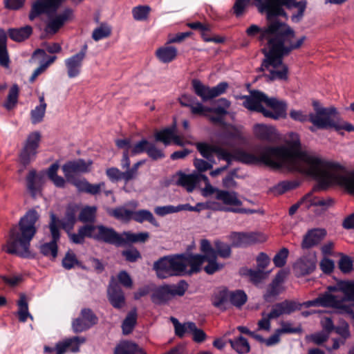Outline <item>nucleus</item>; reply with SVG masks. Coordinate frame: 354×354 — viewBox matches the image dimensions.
Masks as SVG:
<instances>
[{"mask_svg": "<svg viewBox=\"0 0 354 354\" xmlns=\"http://www.w3.org/2000/svg\"><path fill=\"white\" fill-rule=\"evenodd\" d=\"M340 291L344 294L345 301H354V281H343Z\"/></svg>", "mask_w": 354, "mask_h": 354, "instance_id": "obj_61", "label": "nucleus"}, {"mask_svg": "<svg viewBox=\"0 0 354 354\" xmlns=\"http://www.w3.org/2000/svg\"><path fill=\"white\" fill-rule=\"evenodd\" d=\"M313 106L315 113L309 114V121L313 125L319 129H328V126L334 125L330 117L337 113V109L335 107H322L318 101H313Z\"/></svg>", "mask_w": 354, "mask_h": 354, "instance_id": "obj_12", "label": "nucleus"}, {"mask_svg": "<svg viewBox=\"0 0 354 354\" xmlns=\"http://www.w3.org/2000/svg\"><path fill=\"white\" fill-rule=\"evenodd\" d=\"M114 218L123 221H129L133 218V211L122 207H116L109 212Z\"/></svg>", "mask_w": 354, "mask_h": 354, "instance_id": "obj_53", "label": "nucleus"}, {"mask_svg": "<svg viewBox=\"0 0 354 354\" xmlns=\"http://www.w3.org/2000/svg\"><path fill=\"white\" fill-rule=\"evenodd\" d=\"M132 220L139 223H142L145 221H147L156 227H158L160 226L159 223L153 216V214L148 209H140L138 211H133Z\"/></svg>", "mask_w": 354, "mask_h": 354, "instance_id": "obj_37", "label": "nucleus"}, {"mask_svg": "<svg viewBox=\"0 0 354 354\" xmlns=\"http://www.w3.org/2000/svg\"><path fill=\"white\" fill-rule=\"evenodd\" d=\"M150 8L148 6H139L132 10L133 19L136 21H144L148 18Z\"/></svg>", "mask_w": 354, "mask_h": 354, "instance_id": "obj_58", "label": "nucleus"}, {"mask_svg": "<svg viewBox=\"0 0 354 354\" xmlns=\"http://www.w3.org/2000/svg\"><path fill=\"white\" fill-rule=\"evenodd\" d=\"M106 174L112 182H118L123 180L125 183H127L130 181L127 170L125 171H121L117 167H110L106 170Z\"/></svg>", "mask_w": 354, "mask_h": 354, "instance_id": "obj_49", "label": "nucleus"}, {"mask_svg": "<svg viewBox=\"0 0 354 354\" xmlns=\"http://www.w3.org/2000/svg\"><path fill=\"white\" fill-rule=\"evenodd\" d=\"M292 303L281 301L274 304L271 311L266 314L265 312L261 313L262 318L258 322V328L259 330H270V319H277L283 315H290L295 310Z\"/></svg>", "mask_w": 354, "mask_h": 354, "instance_id": "obj_13", "label": "nucleus"}, {"mask_svg": "<svg viewBox=\"0 0 354 354\" xmlns=\"http://www.w3.org/2000/svg\"><path fill=\"white\" fill-rule=\"evenodd\" d=\"M289 254V250L286 248H282L274 257L273 263L277 268H281L286 263Z\"/></svg>", "mask_w": 354, "mask_h": 354, "instance_id": "obj_62", "label": "nucleus"}, {"mask_svg": "<svg viewBox=\"0 0 354 354\" xmlns=\"http://www.w3.org/2000/svg\"><path fill=\"white\" fill-rule=\"evenodd\" d=\"M42 183L43 176L37 174L35 169L30 170L26 176V187L33 198L40 193Z\"/></svg>", "mask_w": 354, "mask_h": 354, "instance_id": "obj_30", "label": "nucleus"}, {"mask_svg": "<svg viewBox=\"0 0 354 354\" xmlns=\"http://www.w3.org/2000/svg\"><path fill=\"white\" fill-rule=\"evenodd\" d=\"M195 145L198 152L204 158L209 162H215L214 154L217 146L207 142H197Z\"/></svg>", "mask_w": 354, "mask_h": 354, "instance_id": "obj_38", "label": "nucleus"}, {"mask_svg": "<svg viewBox=\"0 0 354 354\" xmlns=\"http://www.w3.org/2000/svg\"><path fill=\"white\" fill-rule=\"evenodd\" d=\"M111 34V29L106 25L102 24L100 27L95 28L92 34V38L95 41H99L104 38L109 37Z\"/></svg>", "mask_w": 354, "mask_h": 354, "instance_id": "obj_60", "label": "nucleus"}, {"mask_svg": "<svg viewBox=\"0 0 354 354\" xmlns=\"http://www.w3.org/2000/svg\"><path fill=\"white\" fill-rule=\"evenodd\" d=\"M266 94L259 90L250 91L249 95H240L238 99L243 100V106L251 111L261 113L263 115L264 107L262 103L265 102Z\"/></svg>", "mask_w": 354, "mask_h": 354, "instance_id": "obj_19", "label": "nucleus"}, {"mask_svg": "<svg viewBox=\"0 0 354 354\" xmlns=\"http://www.w3.org/2000/svg\"><path fill=\"white\" fill-rule=\"evenodd\" d=\"M78 210L77 205L71 204L67 206L65 216L63 221H59L58 225L61 223L64 229H72L76 222V214Z\"/></svg>", "mask_w": 354, "mask_h": 354, "instance_id": "obj_36", "label": "nucleus"}, {"mask_svg": "<svg viewBox=\"0 0 354 354\" xmlns=\"http://www.w3.org/2000/svg\"><path fill=\"white\" fill-rule=\"evenodd\" d=\"M292 140L290 142V145L292 148H288L289 151H290V156L287 160H284V162H283V164L281 165V167L279 169L286 167L291 171H297L300 173L310 176L315 178L317 180H318V185L315 186L313 189V190L304 196L308 197L305 200V202L304 204L306 205V208L309 209L312 206H315V204H313L315 201H317V197L313 196V192L319 191V190H325L330 185L332 184H338L339 183L337 181H333L330 183L328 185H325L324 187L321 186L322 184V180L319 178V177L308 172V168L310 167V164H308V161H306L305 158L303 157V155L310 157L312 158H318L317 157H315L306 151H301L298 150V148L300 147V141L298 138V136L295 133L292 134Z\"/></svg>", "mask_w": 354, "mask_h": 354, "instance_id": "obj_6", "label": "nucleus"}, {"mask_svg": "<svg viewBox=\"0 0 354 354\" xmlns=\"http://www.w3.org/2000/svg\"><path fill=\"white\" fill-rule=\"evenodd\" d=\"M266 241V236L261 232H235L233 234V245L236 247H245Z\"/></svg>", "mask_w": 354, "mask_h": 354, "instance_id": "obj_23", "label": "nucleus"}, {"mask_svg": "<svg viewBox=\"0 0 354 354\" xmlns=\"http://www.w3.org/2000/svg\"><path fill=\"white\" fill-rule=\"evenodd\" d=\"M248 297L245 292L241 290L230 292L229 301L236 308H241L247 301Z\"/></svg>", "mask_w": 354, "mask_h": 354, "instance_id": "obj_51", "label": "nucleus"}, {"mask_svg": "<svg viewBox=\"0 0 354 354\" xmlns=\"http://www.w3.org/2000/svg\"><path fill=\"white\" fill-rule=\"evenodd\" d=\"M59 222V220L54 214H52L48 225L51 240L49 242L41 244L39 247L41 254L52 261L57 258L58 254L57 242L59 241L60 239V232L58 227Z\"/></svg>", "mask_w": 354, "mask_h": 354, "instance_id": "obj_9", "label": "nucleus"}, {"mask_svg": "<svg viewBox=\"0 0 354 354\" xmlns=\"http://www.w3.org/2000/svg\"><path fill=\"white\" fill-rule=\"evenodd\" d=\"M58 8L53 0H36L31 6L28 18L30 21H33L42 14L56 11Z\"/></svg>", "mask_w": 354, "mask_h": 354, "instance_id": "obj_26", "label": "nucleus"}, {"mask_svg": "<svg viewBox=\"0 0 354 354\" xmlns=\"http://www.w3.org/2000/svg\"><path fill=\"white\" fill-rule=\"evenodd\" d=\"M93 161L79 158L66 162L62 167V171L67 181L76 178V175L88 173L91 171Z\"/></svg>", "mask_w": 354, "mask_h": 354, "instance_id": "obj_17", "label": "nucleus"}, {"mask_svg": "<svg viewBox=\"0 0 354 354\" xmlns=\"http://www.w3.org/2000/svg\"><path fill=\"white\" fill-rule=\"evenodd\" d=\"M96 213L95 206H86L81 209L78 219L84 223H93L96 218Z\"/></svg>", "mask_w": 354, "mask_h": 354, "instance_id": "obj_45", "label": "nucleus"}, {"mask_svg": "<svg viewBox=\"0 0 354 354\" xmlns=\"http://www.w3.org/2000/svg\"><path fill=\"white\" fill-rule=\"evenodd\" d=\"M188 328L189 329V333L192 334V339L195 342L201 343L206 339V333L203 330L198 328L195 323H189Z\"/></svg>", "mask_w": 354, "mask_h": 354, "instance_id": "obj_59", "label": "nucleus"}, {"mask_svg": "<svg viewBox=\"0 0 354 354\" xmlns=\"http://www.w3.org/2000/svg\"><path fill=\"white\" fill-rule=\"evenodd\" d=\"M46 109L44 105H38L30 112V118L32 124L41 122L45 115Z\"/></svg>", "mask_w": 354, "mask_h": 354, "instance_id": "obj_64", "label": "nucleus"}, {"mask_svg": "<svg viewBox=\"0 0 354 354\" xmlns=\"http://www.w3.org/2000/svg\"><path fill=\"white\" fill-rule=\"evenodd\" d=\"M216 259V254L207 258L205 261L207 262V265L204 267V270L207 274H213L223 268V265L218 263Z\"/></svg>", "mask_w": 354, "mask_h": 354, "instance_id": "obj_55", "label": "nucleus"}, {"mask_svg": "<svg viewBox=\"0 0 354 354\" xmlns=\"http://www.w3.org/2000/svg\"><path fill=\"white\" fill-rule=\"evenodd\" d=\"M183 263L185 264V274L191 275L202 270V266L207 259L206 256L199 254H183Z\"/></svg>", "mask_w": 354, "mask_h": 354, "instance_id": "obj_25", "label": "nucleus"}, {"mask_svg": "<svg viewBox=\"0 0 354 354\" xmlns=\"http://www.w3.org/2000/svg\"><path fill=\"white\" fill-rule=\"evenodd\" d=\"M107 297L109 303L115 309L120 310L126 305L124 293L113 277H111L107 288Z\"/></svg>", "mask_w": 354, "mask_h": 354, "instance_id": "obj_22", "label": "nucleus"}, {"mask_svg": "<svg viewBox=\"0 0 354 354\" xmlns=\"http://www.w3.org/2000/svg\"><path fill=\"white\" fill-rule=\"evenodd\" d=\"M136 320L137 312L136 309H133L127 314L122 322V328L123 334L129 335L133 331L136 324Z\"/></svg>", "mask_w": 354, "mask_h": 354, "instance_id": "obj_47", "label": "nucleus"}, {"mask_svg": "<svg viewBox=\"0 0 354 354\" xmlns=\"http://www.w3.org/2000/svg\"><path fill=\"white\" fill-rule=\"evenodd\" d=\"M175 127H172L156 132L154 134L155 140L162 142L165 146L169 145L172 140L173 134L175 133Z\"/></svg>", "mask_w": 354, "mask_h": 354, "instance_id": "obj_46", "label": "nucleus"}, {"mask_svg": "<svg viewBox=\"0 0 354 354\" xmlns=\"http://www.w3.org/2000/svg\"><path fill=\"white\" fill-rule=\"evenodd\" d=\"M32 33V28L29 26L17 28H9L8 35L9 37L17 42H21L29 38Z\"/></svg>", "mask_w": 354, "mask_h": 354, "instance_id": "obj_35", "label": "nucleus"}, {"mask_svg": "<svg viewBox=\"0 0 354 354\" xmlns=\"http://www.w3.org/2000/svg\"><path fill=\"white\" fill-rule=\"evenodd\" d=\"M124 240V245L128 243H145L149 238V233L147 232L133 233L124 232L122 234Z\"/></svg>", "mask_w": 354, "mask_h": 354, "instance_id": "obj_44", "label": "nucleus"}, {"mask_svg": "<svg viewBox=\"0 0 354 354\" xmlns=\"http://www.w3.org/2000/svg\"><path fill=\"white\" fill-rule=\"evenodd\" d=\"M326 231L324 229L315 228L310 230L304 235L301 242L303 249H309L318 245L326 236Z\"/></svg>", "mask_w": 354, "mask_h": 354, "instance_id": "obj_29", "label": "nucleus"}, {"mask_svg": "<svg viewBox=\"0 0 354 354\" xmlns=\"http://www.w3.org/2000/svg\"><path fill=\"white\" fill-rule=\"evenodd\" d=\"M74 19L73 10L70 8H65L61 13L57 14L47 22L44 31L46 34L55 35L64 25Z\"/></svg>", "mask_w": 354, "mask_h": 354, "instance_id": "obj_20", "label": "nucleus"}, {"mask_svg": "<svg viewBox=\"0 0 354 354\" xmlns=\"http://www.w3.org/2000/svg\"><path fill=\"white\" fill-rule=\"evenodd\" d=\"M84 59L79 55H73L65 60L67 74L70 78H73L80 74Z\"/></svg>", "mask_w": 354, "mask_h": 354, "instance_id": "obj_32", "label": "nucleus"}, {"mask_svg": "<svg viewBox=\"0 0 354 354\" xmlns=\"http://www.w3.org/2000/svg\"><path fill=\"white\" fill-rule=\"evenodd\" d=\"M85 237L91 239L90 224L80 227L78 229L77 233L69 234L70 241L75 244H83Z\"/></svg>", "mask_w": 354, "mask_h": 354, "instance_id": "obj_40", "label": "nucleus"}, {"mask_svg": "<svg viewBox=\"0 0 354 354\" xmlns=\"http://www.w3.org/2000/svg\"><path fill=\"white\" fill-rule=\"evenodd\" d=\"M9 63L10 59L7 50V35L4 30L0 29V65L8 68Z\"/></svg>", "mask_w": 354, "mask_h": 354, "instance_id": "obj_39", "label": "nucleus"}, {"mask_svg": "<svg viewBox=\"0 0 354 354\" xmlns=\"http://www.w3.org/2000/svg\"><path fill=\"white\" fill-rule=\"evenodd\" d=\"M177 54V48L172 46H164L156 51L157 58L162 63L171 62L176 58Z\"/></svg>", "mask_w": 354, "mask_h": 354, "instance_id": "obj_34", "label": "nucleus"}, {"mask_svg": "<svg viewBox=\"0 0 354 354\" xmlns=\"http://www.w3.org/2000/svg\"><path fill=\"white\" fill-rule=\"evenodd\" d=\"M98 317L93 311L88 308H82L80 316L72 322V328L75 333L86 331L97 324Z\"/></svg>", "mask_w": 354, "mask_h": 354, "instance_id": "obj_18", "label": "nucleus"}, {"mask_svg": "<svg viewBox=\"0 0 354 354\" xmlns=\"http://www.w3.org/2000/svg\"><path fill=\"white\" fill-rule=\"evenodd\" d=\"M19 307L18 316L21 322H25L28 317L32 318L31 315L28 313V305L26 300V296L24 294L20 295V298L17 301Z\"/></svg>", "mask_w": 354, "mask_h": 354, "instance_id": "obj_50", "label": "nucleus"}, {"mask_svg": "<svg viewBox=\"0 0 354 354\" xmlns=\"http://www.w3.org/2000/svg\"><path fill=\"white\" fill-rule=\"evenodd\" d=\"M255 5L260 12H266L267 24L263 27L256 24L250 26L246 29L248 36L253 37L259 35L257 39L261 42H266L268 50L274 45H279L290 39H295V31L286 23L274 17V13H279L280 10H273L269 0H254Z\"/></svg>", "mask_w": 354, "mask_h": 354, "instance_id": "obj_1", "label": "nucleus"}, {"mask_svg": "<svg viewBox=\"0 0 354 354\" xmlns=\"http://www.w3.org/2000/svg\"><path fill=\"white\" fill-rule=\"evenodd\" d=\"M282 290L283 289L281 286H279L271 282L263 294V299L266 302H272L276 299L277 296L280 295Z\"/></svg>", "mask_w": 354, "mask_h": 354, "instance_id": "obj_52", "label": "nucleus"}, {"mask_svg": "<svg viewBox=\"0 0 354 354\" xmlns=\"http://www.w3.org/2000/svg\"><path fill=\"white\" fill-rule=\"evenodd\" d=\"M85 342L86 338L84 337L75 336L66 338L58 342L55 345V349L58 350V354H64L68 351L77 353L80 351V346Z\"/></svg>", "mask_w": 354, "mask_h": 354, "instance_id": "obj_28", "label": "nucleus"}, {"mask_svg": "<svg viewBox=\"0 0 354 354\" xmlns=\"http://www.w3.org/2000/svg\"><path fill=\"white\" fill-rule=\"evenodd\" d=\"M204 195L215 194V198L221 201L225 205L241 206L242 201L239 198V194L236 192L220 189L213 187L210 183H207L203 189Z\"/></svg>", "mask_w": 354, "mask_h": 354, "instance_id": "obj_16", "label": "nucleus"}, {"mask_svg": "<svg viewBox=\"0 0 354 354\" xmlns=\"http://www.w3.org/2000/svg\"><path fill=\"white\" fill-rule=\"evenodd\" d=\"M19 95V88L17 84H15L9 90L7 98L3 104V107L8 111L14 109L18 102Z\"/></svg>", "mask_w": 354, "mask_h": 354, "instance_id": "obj_43", "label": "nucleus"}, {"mask_svg": "<svg viewBox=\"0 0 354 354\" xmlns=\"http://www.w3.org/2000/svg\"><path fill=\"white\" fill-rule=\"evenodd\" d=\"M269 2H270L272 9L274 10L279 9L281 11H279V13H274L276 18H278L279 16H286L282 8L283 6H286L287 8H297V12L291 17L292 21L294 22H298L302 19L306 8V1L296 2V0H269Z\"/></svg>", "mask_w": 354, "mask_h": 354, "instance_id": "obj_15", "label": "nucleus"}, {"mask_svg": "<svg viewBox=\"0 0 354 354\" xmlns=\"http://www.w3.org/2000/svg\"><path fill=\"white\" fill-rule=\"evenodd\" d=\"M254 133L261 140L272 142L277 138L274 127L262 124H257L254 126Z\"/></svg>", "mask_w": 354, "mask_h": 354, "instance_id": "obj_31", "label": "nucleus"}, {"mask_svg": "<svg viewBox=\"0 0 354 354\" xmlns=\"http://www.w3.org/2000/svg\"><path fill=\"white\" fill-rule=\"evenodd\" d=\"M265 104L272 111L264 108L263 116L273 120H279L286 117L287 104L276 97H268L266 95Z\"/></svg>", "mask_w": 354, "mask_h": 354, "instance_id": "obj_21", "label": "nucleus"}, {"mask_svg": "<svg viewBox=\"0 0 354 354\" xmlns=\"http://www.w3.org/2000/svg\"><path fill=\"white\" fill-rule=\"evenodd\" d=\"M197 176L196 174H179V178L177 184L185 187L187 192H192L197 184Z\"/></svg>", "mask_w": 354, "mask_h": 354, "instance_id": "obj_41", "label": "nucleus"}, {"mask_svg": "<svg viewBox=\"0 0 354 354\" xmlns=\"http://www.w3.org/2000/svg\"><path fill=\"white\" fill-rule=\"evenodd\" d=\"M214 250L216 252V257L219 256L223 259H227L230 257L231 247L229 244L219 240H216L214 241Z\"/></svg>", "mask_w": 354, "mask_h": 354, "instance_id": "obj_54", "label": "nucleus"}, {"mask_svg": "<svg viewBox=\"0 0 354 354\" xmlns=\"http://www.w3.org/2000/svg\"><path fill=\"white\" fill-rule=\"evenodd\" d=\"M229 297L230 291L227 289L218 290L212 297V304L223 311L226 310L229 302Z\"/></svg>", "mask_w": 354, "mask_h": 354, "instance_id": "obj_33", "label": "nucleus"}, {"mask_svg": "<svg viewBox=\"0 0 354 354\" xmlns=\"http://www.w3.org/2000/svg\"><path fill=\"white\" fill-rule=\"evenodd\" d=\"M153 268L160 279L185 274L183 254L161 257L154 262Z\"/></svg>", "mask_w": 354, "mask_h": 354, "instance_id": "obj_7", "label": "nucleus"}, {"mask_svg": "<svg viewBox=\"0 0 354 354\" xmlns=\"http://www.w3.org/2000/svg\"><path fill=\"white\" fill-rule=\"evenodd\" d=\"M39 218V214L35 209L26 212L18 225L10 229L7 243L3 249L8 254L29 257L30 241L37 232Z\"/></svg>", "mask_w": 354, "mask_h": 354, "instance_id": "obj_2", "label": "nucleus"}, {"mask_svg": "<svg viewBox=\"0 0 354 354\" xmlns=\"http://www.w3.org/2000/svg\"><path fill=\"white\" fill-rule=\"evenodd\" d=\"M150 142L146 139H142L133 145L131 146V149L129 151L131 156H133L138 154L147 151Z\"/></svg>", "mask_w": 354, "mask_h": 354, "instance_id": "obj_63", "label": "nucleus"}, {"mask_svg": "<svg viewBox=\"0 0 354 354\" xmlns=\"http://www.w3.org/2000/svg\"><path fill=\"white\" fill-rule=\"evenodd\" d=\"M62 264L66 270H71L75 266L82 269H86V268L82 265L81 262L77 260L76 254L71 250H68L66 252L65 257L62 259Z\"/></svg>", "mask_w": 354, "mask_h": 354, "instance_id": "obj_48", "label": "nucleus"}, {"mask_svg": "<svg viewBox=\"0 0 354 354\" xmlns=\"http://www.w3.org/2000/svg\"><path fill=\"white\" fill-rule=\"evenodd\" d=\"M91 239L115 246L124 245L122 234H118L113 228L103 225L90 224Z\"/></svg>", "mask_w": 354, "mask_h": 354, "instance_id": "obj_11", "label": "nucleus"}, {"mask_svg": "<svg viewBox=\"0 0 354 354\" xmlns=\"http://www.w3.org/2000/svg\"><path fill=\"white\" fill-rule=\"evenodd\" d=\"M306 39V36H302L296 40L290 39L279 45H274L270 50H263L265 58L259 71H268V73L263 74L267 82L286 81L288 79V67L283 63V58L292 50L301 48Z\"/></svg>", "mask_w": 354, "mask_h": 354, "instance_id": "obj_3", "label": "nucleus"}, {"mask_svg": "<svg viewBox=\"0 0 354 354\" xmlns=\"http://www.w3.org/2000/svg\"><path fill=\"white\" fill-rule=\"evenodd\" d=\"M319 306L322 307L343 310L347 313L351 310L350 307L344 304L345 299L343 297L333 295L330 292H325L319 296Z\"/></svg>", "mask_w": 354, "mask_h": 354, "instance_id": "obj_24", "label": "nucleus"}, {"mask_svg": "<svg viewBox=\"0 0 354 354\" xmlns=\"http://www.w3.org/2000/svg\"><path fill=\"white\" fill-rule=\"evenodd\" d=\"M188 288V283L180 280L176 285H164L156 288L151 295V301L156 305H162L175 296H183Z\"/></svg>", "mask_w": 354, "mask_h": 354, "instance_id": "obj_8", "label": "nucleus"}, {"mask_svg": "<svg viewBox=\"0 0 354 354\" xmlns=\"http://www.w3.org/2000/svg\"><path fill=\"white\" fill-rule=\"evenodd\" d=\"M316 268V258L313 256H304L299 259L293 266L296 276H305L312 273Z\"/></svg>", "mask_w": 354, "mask_h": 354, "instance_id": "obj_27", "label": "nucleus"}, {"mask_svg": "<svg viewBox=\"0 0 354 354\" xmlns=\"http://www.w3.org/2000/svg\"><path fill=\"white\" fill-rule=\"evenodd\" d=\"M218 102L220 105L214 108H207V112H212L223 117L227 113V109L230 106V102L225 98H221Z\"/></svg>", "mask_w": 354, "mask_h": 354, "instance_id": "obj_57", "label": "nucleus"}, {"mask_svg": "<svg viewBox=\"0 0 354 354\" xmlns=\"http://www.w3.org/2000/svg\"><path fill=\"white\" fill-rule=\"evenodd\" d=\"M289 149L285 147L257 146L252 152L243 149L236 150L227 160V169L233 160L250 165H264L272 169H279L287 158L290 156Z\"/></svg>", "mask_w": 354, "mask_h": 354, "instance_id": "obj_4", "label": "nucleus"}, {"mask_svg": "<svg viewBox=\"0 0 354 354\" xmlns=\"http://www.w3.org/2000/svg\"><path fill=\"white\" fill-rule=\"evenodd\" d=\"M228 342L231 347L239 354H246L250 352L249 342L241 335L234 339H229Z\"/></svg>", "mask_w": 354, "mask_h": 354, "instance_id": "obj_42", "label": "nucleus"}, {"mask_svg": "<svg viewBox=\"0 0 354 354\" xmlns=\"http://www.w3.org/2000/svg\"><path fill=\"white\" fill-rule=\"evenodd\" d=\"M136 349V344L131 342H124L115 347L114 354H134Z\"/></svg>", "mask_w": 354, "mask_h": 354, "instance_id": "obj_56", "label": "nucleus"}, {"mask_svg": "<svg viewBox=\"0 0 354 354\" xmlns=\"http://www.w3.org/2000/svg\"><path fill=\"white\" fill-rule=\"evenodd\" d=\"M303 157L310 165L307 171L322 180L321 186L324 187L335 180L350 192L354 193V171L346 172L344 167L339 164L320 158H312L305 155Z\"/></svg>", "mask_w": 354, "mask_h": 354, "instance_id": "obj_5", "label": "nucleus"}, {"mask_svg": "<svg viewBox=\"0 0 354 354\" xmlns=\"http://www.w3.org/2000/svg\"><path fill=\"white\" fill-rule=\"evenodd\" d=\"M192 85L194 93L200 97L203 102L212 100L225 93L228 88V84L222 82L214 87H209L203 84L199 80L194 79Z\"/></svg>", "mask_w": 354, "mask_h": 354, "instance_id": "obj_14", "label": "nucleus"}, {"mask_svg": "<svg viewBox=\"0 0 354 354\" xmlns=\"http://www.w3.org/2000/svg\"><path fill=\"white\" fill-rule=\"evenodd\" d=\"M41 140V135L38 131H32L28 135L19 153L20 162L24 167L36 158Z\"/></svg>", "mask_w": 354, "mask_h": 354, "instance_id": "obj_10", "label": "nucleus"}]
</instances>
